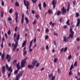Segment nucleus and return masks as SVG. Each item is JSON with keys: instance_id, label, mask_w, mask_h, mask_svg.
I'll use <instances>...</instances> for the list:
<instances>
[{"instance_id": "obj_1", "label": "nucleus", "mask_w": 80, "mask_h": 80, "mask_svg": "<svg viewBox=\"0 0 80 80\" xmlns=\"http://www.w3.org/2000/svg\"><path fill=\"white\" fill-rule=\"evenodd\" d=\"M19 39H20V34H18L17 37L16 38L17 41L15 40V44L14 43H12V46L14 47V48L12 49V51H14L15 50V49L17 48V45H18V40H19Z\"/></svg>"}, {"instance_id": "obj_2", "label": "nucleus", "mask_w": 80, "mask_h": 80, "mask_svg": "<svg viewBox=\"0 0 80 80\" xmlns=\"http://www.w3.org/2000/svg\"><path fill=\"white\" fill-rule=\"evenodd\" d=\"M69 31L71 32V34H70L69 36L68 37V40H70V38H73V34H75V32L73 31V29H72V28H71L69 29Z\"/></svg>"}, {"instance_id": "obj_3", "label": "nucleus", "mask_w": 80, "mask_h": 80, "mask_svg": "<svg viewBox=\"0 0 80 80\" xmlns=\"http://www.w3.org/2000/svg\"><path fill=\"white\" fill-rule=\"evenodd\" d=\"M23 72L22 71H21L19 74H18L16 76L15 78L16 80H19V78H20V77H22L23 75Z\"/></svg>"}, {"instance_id": "obj_4", "label": "nucleus", "mask_w": 80, "mask_h": 80, "mask_svg": "<svg viewBox=\"0 0 80 80\" xmlns=\"http://www.w3.org/2000/svg\"><path fill=\"white\" fill-rule=\"evenodd\" d=\"M24 3L25 6L26 7L27 10H28L29 8L28 6H29V3L28 2H26L25 0H24Z\"/></svg>"}, {"instance_id": "obj_5", "label": "nucleus", "mask_w": 80, "mask_h": 80, "mask_svg": "<svg viewBox=\"0 0 80 80\" xmlns=\"http://www.w3.org/2000/svg\"><path fill=\"white\" fill-rule=\"evenodd\" d=\"M61 11L62 12V14L64 15L65 13H66L67 10H66V8H65V7H63L61 9Z\"/></svg>"}, {"instance_id": "obj_6", "label": "nucleus", "mask_w": 80, "mask_h": 80, "mask_svg": "<svg viewBox=\"0 0 80 80\" xmlns=\"http://www.w3.org/2000/svg\"><path fill=\"white\" fill-rule=\"evenodd\" d=\"M6 58L8 60V62H10V60H11V56L9 55L8 54H7L6 57Z\"/></svg>"}, {"instance_id": "obj_7", "label": "nucleus", "mask_w": 80, "mask_h": 80, "mask_svg": "<svg viewBox=\"0 0 80 80\" xmlns=\"http://www.w3.org/2000/svg\"><path fill=\"white\" fill-rule=\"evenodd\" d=\"M49 77L50 80H54L55 79V77L53 76L52 73L49 75Z\"/></svg>"}, {"instance_id": "obj_8", "label": "nucleus", "mask_w": 80, "mask_h": 80, "mask_svg": "<svg viewBox=\"0 0 80 80\" xmlns=\"http://www.w3.org/2000/svg\"><path fill=\"white\" fill-rule=\"evenodd\" d=\"M15 20H16V23H17L18 22V12H15Z\"/></svg>"}, {"instance_id": "obj_9", "label": "nucleus", "mask_w": 80, "mask_h": 80, "mask_svg": "<svg viewBox=\"0 0 80 80\" xmlns=\"http://www.w3.org/2000/svg\"><path fill=\"white\" fill-rule=\"evenodd\" d=\"M5 66H2V73L3 74H4L5 73Z\"/></svg>"}, {"instance_id": "obj_10", "label": "nucleus", "mask_w": 80, "mask_h": 80, "mask_svg": "<svg viewBox=\"0 0 80 80\" xmlns=\"http://www.w3.org/2000/svg\"><path fill=\"white\" fill-rule=\"evenodd\" d=\"M80 24V19L78 18L77 20V23L76 26L77 27H79Z\"/></svg>"}, {"instance_id": "obj_11", "label": "nucleus", "mask_w": 80, "mask_h": 80, "mask_svg": "<svg viewBox=\"0 0 80 80\" xmlns=\"http://www.w3.org/2000/svg\"><path fill=\"white\" fill-rule=\"evenodd\" d=\"M63 39L64 42H68V39L65 36L63 38Z\"/></svg>"}, {"instance_id": "obj_12", "label": "nucleus", "mask_w": 80, "mask_h": 80, "mask_svg": "<svg viewBox=\"0 0 80 80\" xmlns=\"http://www.w3.org/2000/svg\"><path fill=\"white\" fill-rule=\"evenodd\" d=\"M38 62L37 61H35L34 62H32V66H33V67L34 68V67H35V65Z\"/></svg>"}, {"instance_id": "obj_13", "label": "nucleus", "mask_w": 80, "mask_h": 80, "mask_svg": "<svg viewBox=\"0 0 80 80\" xmlns=\"http://www.w3.org/2000/svg\"><path fill=\"white\" fill-rule=\"evenodd\" d=\"M28 67L29 69H32V68H34L33 66H32V65H31L30 64H29L28 66Z\"/></svg>"}, {"instance_id": "obj_14", "label": "nucleus", "mask_w": 80, "mask_h": 80, "mask_svg": "<svg viewBox=\"0 0 80 80\" xmlns=\"http://www.w3.org/2000/svg\"><path fill=\"white\" fill-rule=\"evenodd\" d=\"M26 42H27V41H24L22 43V48H23V47H24L25 45V44H26Z\"/></svg>"}, {"instance_id": "obj_15", "label": "nucleus", "mask_w": 80, "mask_h": 80, "mask_svg": "<svg viewBox=\"0 0 80 80\" xmlns=\"http://www.w3.org/2000/svg\"><path fill=\"white\" fill-rule=\"evenodd\" d=\"M57 1L55 0H52V5H56Z\"/></svg>"}, {"instance_id": "obj_16", "label": "nucleus", "mask_w": 80, "mask_h": 80, "mask_svg": "<svg viewBox=\"0 0 80 80\" xmlns=\"http://www.w3.org/2000/svg\"><path fill=\"white\" fill-rule=\"evenodd\" d=\"M5 57V54L4 53H3L1 56V59L2 60H4V58Z\"/></svg>"}, {"instance_id": "obj_17", "label": "nucleus", "mask_w": 80, "mask_h": 80, "mask_svg": "<svg viewBox=\"0 0 80 80\" xmlns=\"http://www.w3.org/2000/svg\"><path fill=\"white\" fill-rule=\"evenodd\" d=\"M25 20L26 22V24H28V22H29V20H28V18L27 17H26L25 18Z\"/></svg>"}, {"instance_id": "obj_18", "label": "nucleus", "mask_w": 80, "mask_h": 80, "mask_svg": "<svg viewBox=\"0 0 80 80\" xmlns=\"http://www.w3.org/2000/svg\"><path fill=\"white\" fill-rule=\"evenodd\" d=\"M66 24L68 26H70V19H68L66 22Z\"/></svg>"}, {"instance_id": "obj_19", "label": "nucleus", "mask_w": 80, "mask_h": 80, "mask_svg": "<svg viewBox=\"0 0 80 80\" xmlns=\"http://www.w3.org/2000/svg\"><path fill=\"white\" fill-rule=\"evenodd\" d=\"M38 7H39V9L40 10H42V4L41 3L39 4Z\"/></svg>"}, {"instance_id": "obj_20", "label": "nucleus", "mask_w": 80, "mask_h": 80, "mask_svg": "<svg viewBox=\"0 0 80 80\" xmlns=\"http://www.w3.org/2000/svg\"><path fill=\"white\" fill-rule=\"evenodd\" d=\"M70 4H68V7H67V10L68 12V11L70 10Z\"/></svg>"}, {"instance_id": "obj_21", "label": "nucleus", "mask_w": 80, "mask_h": 80, "mask_svg": "<svg viewBox=\"0 0 80 80\" xmlns=\"http://www.w3.org/2000/svg\"><path fill=\"white\" fill-rule=\"evenodd\" d=\"M61 13L62 12H61V11L59 10L58 11L57 15L58 16H59V15L61 14Z\"/></svg>"}, {"instance_id": "obj_22", "label": "nucleus", "mask_w": 80, "mask_h": 80, "mask_svg": "<svg viewBox=\"0 0 80 80\" xmlns=\"http://www.w3.org/2000/svg\"><path fill=\"white\" fill-rule=\"evenodd\" d=\"M8 69L9 72L10 71V72H12L13 71V70L12 69V67H10Z\"/></svg>"}, {"instance_id": "obj_23", "label": "nucleus", "mask_w": 80, "mask_h": 80, "mask_svg": "<svg viewBox=\"0 0 80 80\" xmlns=\"http://www.w3.org/2000/svg\"><path fill=\"white\" fill-rule=\"evenodd\" d=\"M48 12L49 14H51V13H53V11L51 10V9H49L48 11Z\"/></svg>"}, {"instance_id": "obj_24", "label": "nucleus", "mask_w": 80, "mask_h": 80, "mask_svg": "<svg viewBox=\"0 0 80 80\" xmlns=\"http://www.w3.org/2000/svg\"><path fill=\"white\" fill-rule=\"evenodd\" d=\"M21 68H23V67H25V64L24 63H22L21 62Z\"/></svg>"}, {"instance_id": "obj_25", "label": "nucleus", "mask_w": 80, "mask_h": 80, "mask_svg": "<svg viewBox=\"0 0 80 80\" xmlns=\"http://www.w3.org/2000/svg\"><path fill=\"white\" fill-rule=\"evenodd\" d=\"M26 59H27L25 58L24 59H23L22 60V61L21 63H24L25 64V63H26Z\"/></svg>"}, {"instance_id": "obj_26", "label": "nucleus", "mask_w": 80, "mask_h": 80, "mask_svg": "<svg viewBox=\"0 0 80 80\" xmlns=\"http://www.w3.org/2000/svg\"><path fill=\"white\" fill-rule=\"evenodd\" d=\"M31 48H32V46H29V51H30V52H32V51H33V49H32Z\"/></svg>"}, {"instance_id": "obj_27", "label": "nucleus", "mask_w": 80, "mask_h": 80, "mask_svg": "<svg viewBox=\"0 0 80 80\" xmlns=\"http://www.w3.org/2000/svg\"><path fill=\"white\" fill-rule=\"evenodd\" d=\"M17 60H15L13 62V64L14 65H16V64H17Z\"/></svg>"}, {"instance_id": "obj_28", "label": "nucleus", "mask_w": 80, "mask_h": 80, "mask_svg": "<svg viewBox=\"0 0 80 80\" xmlns=\"http://www.w3.org/2000/svg\"><path fill=\"white\" fill-rule=\"evenodd\" d=\"M49 24H50V25H52V27H54V26L55 25V23H52V22L51 21L50 22Z\"/></svg>"}, {"instance_id": "obj_29", "label": "nucleus", "mask_w": 80, "mask_h": 80, "mask_svg": "<svg viewBox=\"0 0 80 80\" xmlns=\"http://www.w3.org/2000/svg\"><path fill=\"white\" fill-rule=\"evenodd\" d=\"M33 40H32L31 42H30L29 43V46H32V43H33Z\"/></svg>"}, {"instance_id": "obj_30", "label": "nucleus", "mask_w": 80, "mask_h": 80, "mask_svg": "<svg viewBox=\"0 0 80 80\" xmlns=\"http://www.w3.org/2000/svg\"><path fill=\"white\" fill-rule=\"evenodd\" d=\"M18 70H15L14 72V74L15 75H17V74L18 73Z\"/></svg>"}, {"instance_id": "obj_31", "label": "nucleus", "mask_w": 80, "mask_h": 80, "mask_svg": "<svg viewBox=\"0 0 80 80\" xmlns=\"http://www.w3.org/2000/svg\"><path fill=\"white\" fill-rule=\"evenodd\" d=\"M15 5L17 7H19V3H18V2H16L15 3Z\"/></svg>"}, {"instance_id": "obj_32", "label": "nucleus", "mask_w": 80, "mask_h": 80, "mask_svg": "<svg viewBox=\"0 0 80 80\" xmlns=\"http://www.w3.org/2000/svg\"><path fill=\"white\" fill-rule=\"evenodd\" d=\"M21 22L22 25H23L24 22V19H22L21 20Z\"/></svg>"}, {"instance_id": "obj_33", "label": "nucleus", "mask_w": 80, "mask_h": 80, "mask_svg": "<svg viewBox=\"0 0 80 80\" xmlns=\"http://www.w3.org/2000/svg\"><path fill=\"white\" fill-rule=\"evenodd\" d=\"M36 18H38H38H40V16H39V15L38 14L36 15L35 16Z\"/></svg>"}, {"instance_id": "obj_34", "label": "nucleus", "mask_w": 80, "mask_h": 80, "mask_svg": "<svg viewBox=\"0 0 80 80\" xmlns=\"http://www.w3.org/2000/svg\"><path fill=\"white\" fill-rule=\"evenodd\" d=\"M43 7H44V8H45L46 7H47V5L46 4V3H45V2H43Z\"/></svg>"}, {"instance_id": "obj_35", "label": "nucleus", "mask_w": 80, "mask_h": 80, "mask_svg": "<svg viewBox=\"0 0 80 80\" xmlns=\"http://www.w3.org/2000/svg\"><path fill=\"white\" fill-rule=\"evenodd\" d=\"M72 58V55H70L69 56H68V60H71V59Z\"/></svg>"}, {"instance_id": "obj_36", "label": "nucleus", "mask_w": 80, "mask_h": 80, "mask_svg": "<svg viewBox=\"0 0 80 80\" xmlns=\"http://www.w3.org/2000/svg\"><path fill=\"white\" fill-rule=\"evenodd\" d=\"M32 2H33V3H36L37 2V0H32Z\"/></svg>"}, {"instance_id": "obj_37", "label": "nucleus", "mask_w": 80, "mask_h": 80, "mask_svg": "<svg viewBox=\"0 0 80 80\" xmlns=\"http://www.w3.org/2000/svg\"><path fill=\"white\" fill-rule=\"evenodd\" d=\"M12 11H13V9H12V8H11L9 10V12L10 13H12Z\"/></svg>"}, {"instance_id": "obj_38", "label": "nucleus", "mask_w": 80, "mask_h": 80, "mask_svg": "<svg viewBox=\"0 0 80 80\" xmlns=\"http://www.w3.org/2000/svg\"><path fill=\"white\" fill-rule=\"evenodd\" d=\"M74 67H76V66H77V62L76 61L74 64Z\"/></svg>"}, {"instance_id": "obj_39", "label": "nucleus", "mask_w": 80, "mask_h": 80, "mask_svg": "<svg viewBox=\"0 0 80 80\" xmlns=\"http://www.w3.org/2000/svg\"><path fill=\"white\" fill-rule=\"evenodd\" d=\"M37 23V20H34V22H33L32 24H33V25H34L35 24Z\"/></svg>"}, {"instance_id": "obj_40", "label": "nucleus", "mask_w": 80, "mask_h": 80, "mask_svg": "<svg viewBox=\"0 0 80 80\" xmlns=\"http://www.w3.org/2000/svg\"><path fill=\"white\" fill-rule=\"evenodd\" d=\"M73 65H72L71 66V68H70V70H72V69H73Z\"/></svg>"}, {"instance_id": "obj_41", "label": "nucleus", "mask_w": 80, "mask_h": 80, "mask_svg": "<svg viewBox=\"0 0 80 80\" xmlns=\"http://www.w3.org/2000/svg\"><path fill=\"white\" fill-rule=\"evenodd\" d=\"M18 27L16 26L14 29L15 32H17L18 30Z\"/></svg>"}, {"instance_id": "obj_42", "label": "nucleus", "mask_w": 80, "mask_h": 80, "mask_svg": "<svg viewBox=\"0 0 80 80\" xmlns=\"http://www.w3.org/2000/svg\"><path fill=\"white\" fill-rule=\"evenodd\" d=\"M58 73L60 74L61 73V70H60V69H58Z\"/></svg>"}, {"instance_id": "obj_43", "label": "nucleus", "mask_w": 80, "mask_h": 80, "mask_svg": "<svg viewBox=\"0 0 80 80\" xmlns=\"http://www.w3.org/2000/svg\"><path fill=\"white\" fill-rule=\"evenodd\" d=\"M58 60V59H57V58H56L54 59V63H56V62H57Z\"/></svg>"}, {"instance_id": "obj_44", "label": "nucleus", "mask_w": 80, "mask_h": 80, "mask_svg": "<svg viewBox=\"0 0 80 80\" xmlns=\"http://www.w3.org/2000/svg\"><path fill=\"white\" fill-rule=\"evenodd\" d=\"M23 55H26L27 54V51H23Z\"/></svg>"}, {"instance_id": "obj_45", "label": "nucleus", "mask_w": 80, "mask_h": 80, "mask_svg": "<svg viewBox=\"0 0 80 80\" xmlns=\"http://www.w3.org/2000/svg\"><path fill=\"white\" fill-rule=\"evenodd\" d=\"M39 65H40V63H38L36 64V65H35V67H38Z\"/></svg>"}, {"instance_id": "obj_46", "label": "nucleus", "mask_w": 80, "mask_h": 80, "mask_svg": "<svg viewBox=\"0 0 80 80\" xmlns=\"http://www.w3.org/2000/svg\"><path fill=\"white\" fill-rule=\"evenodd\" d=\"M69 76H70L72 75V71L71 70L69 72Z\"/></svg>"}, {"instance_id": "obj_47", "label": "nucleus", "mask_w": 80, "mask_h": 80, "mask_svg": "<svg viewBox=\"0 0 80 80\" xmlns=\"http://www.w3.org/2000/svg\"><path fill=\"white\" fill-rule=\"evenodd\" d=\"M17 70H18V71L20 70V68H21V67H20V66H19L18 67H17Z\"/></svg>"}, {"instance_id": "obj_48", "label": "nucleus", "mask_w": 80, "mask_h": 80, "mask_svg": "<svg viewBox=\"0 0 80 80\" xmlns=\"http://www.w3.org/2000/svg\"><path fill=\"white\" fill-rule=\"evenodd\" d=\"M48 37H49L48 35H46L45 37V39L46 40H47V39L48 38Z\"/></svg>"}, {"instance_id": "obj_49", "label": "nucleus", "mask_w": 80, "mask_h": 80, "mask_svg": "<svg viewBox=\"0 0 80 80\" xmlns=\"http://www.w3.org/2000/svg\"><path fill=\"white\" fill-rule=\"evenodd\" d=\"M1 4L2 6H4L5 3H4V2L3 1H2Z\"/></svg>"}, {"instance_id": "obj_50", "label": "nucleus", "mask_w": 80, "mask_h": 80, "mask_svg": "<svg viewBox=\"0 0 80 80\" xmlns=\"http://www.w3.org/2000/svg\"><path fill=\"white\" fill-rule=\"evenodd\" d=\"M72 3L74 5H75V3H76V1L75 0L73 1L72 2Z\"/></svg>"}, {"instance_id": "obj_51", "label": "nucleus", "mask_w": 80, "mask_h": 80, "mask_svg": "<svg viewBox=\"0 0 80 80\" xmlns=\"http://www.w3.org/2000/svg\"><path fill=\"white\" fill-rule=\"evenodd\" d=\"M1 16L2 17H3V12H1Z\"/></svg>"}, {"instance_id": "obj_52", "label": "nucleus", "mask_w": 80, "mask_h": 80, "mask_svg": "<svg viewBox=\"0 0 80 80\" xmlns=\"http://www.w3.org/2000/svg\"><path fill=\"white\" fill-rule=\"evenodd\" d=\"M1 47V48H3V42H2Z\"/></svg>"}, {"instance_id": "obj_53", "label": "nucleus", "mask_w": 80, "mask_h": 80, "mask_svg": "<svg viewBox=\"0 0 80 80\" xmlns=\"http://www.w3.org/2000/svg\"><path fill=\"white\" fill-rule=\"evenodd\" d=\"M76 15L77 17H79V14L78 13V12H77L76 13Z\"/></svg>"}, {"instance_id": "obj_54", "label": "nucleus", "mask_w": 80, "mask_h": 80, "mask_svg": "<svg viewBox=\"0 0 80 80\" xmlns=\"http://www.w3.org/2000/svg\"><path fill=\"white\" fill-rule=\"evenodd\" d=\"M8 33L9 35H10V33H11L10 29H9V30L8 32Z\"/></svg>"}, {"instance_id": "obj_55", "label": "nucleus", "mask_w": 80, "mask_h": 80, "mask_svg": "<svg viewBox=\"0 0 80 80\" xmlns=\"http://www.w3.org/2000/svg\"><path fill=\"white\" fill-rule=\"evenodd\" d=\"M5 37L6 39H7V38H8V36H7V33H5Z\"/></svg>"}, {"instance_id": "obj_56", "label": "nucleus", "mask_w": 80, "mask_h": 80, "mask_svg": "<svg viewBox=\"0 0 80 80\" xmlns=\"http://www.w3.org/2000/svg\"><path fill=\"white\" fill-rule=\"evenodd\" d=\"M68 48H67V47H66V48H65L64 52H66L67 50V49Z\"/></svg>"}, {"instance_id": "obj_57", "label": "nucleus", "mask_w": 80, "mask_h": 80, "mask_svg": "<svg viewBox=\"0 0 80 80\" xmlns=\"http://www.w3.org/2000/svg\"><path fill=\"white\" fill-rule=\"evenodd\" d=\"M4 41H5V38L3 37L2 40V43H3Z\"/></svg>"}, {"instance_id": "obj_58", "label": "nucleus", "mask_w": 80, "mask_h": 80, "mask_svg": "<svg viewBox=\"0 0 80 80\" xmlns=\"http://www.w3.org/2000/svg\"><path fill=\"white\" fill-rule=\"evenodd\" d=\"M63 27L64 28H65V29H66L67 28V25H64L63 26Z\"/></svg>"}, {"instance_id": "obj_59", "label": "nucleus", "mask_w": 80, "mask_h": 80, "mask_svg": "<svg viewBox=\"0 0 80 80\" xmlns=\"http://www.w3.org/2000/svg\"><path fill=\"white\" fill-rule=\"evenodd\" d=\"M11 76V72H10L8 75V77H10Z\"/></svg>"}, {"instance_id": "obj_60", "label": "nucleus", "mask_w": 80, "mask_h": 80, "mask_svg": "<svg viewBox=\"0 0 80 80\" xmlns=\"http://www.w3.org/2000/svg\"><path fill=\"white\" fill-rule=\"evenodd\" d=\"M46 48L47 50H48V45H47L46 47Z\"/></svg>"}, {"instance_id": "obj_61", "label": "nucleus", "mask_w": 80, "mask_h": 80, "mask_svg": "<svg viewBox=\"0 0 80 80\" xmlns=\"http://www.w3.org/2000/svg\"><path fill=\"white\" fill-rule=\"evenodd\" d=\"M17 37V33H15L13 35V37Z\"/></svg>"}, {"instance_id": "obj_62", "label": "nucleus", "mask_w": 80, "mask_h": 80, "mask_svg": "<svg viewBox=\"0 0 80 80\" xmlns=\"http://www.w3.org/2000/svg\"><path fill=\"white\" fill-rule=\"evenodd\" d=\"M6 68H7V69H8V68H9V67H8V65L7 64H6Z\"/></svg>"}, {"instance_id": "obj_63", "label": "nucleus", "mask_w": 80, "mask_h": 80, "mask_svg": "<svg viewBox=\"0 0 80 80\" xmlns=\"http://www.w3.org/2000/svg\"><path fill=\"white\" fill-rule=\"evenodd\" d=\"M54 35L55 36H58V33H54Z\"/></svg>"}, {"instance_id": "obj_64", "label": "nucleus", "mask_w": 80, "mask_h": 80, "mask_svg": "<svg viewBox=\"0 0 80 80\" xmlns=\"http://www.w3.org/2000/svg\"><path fill=\"white\" fill-rule=\"evenodd\" d=\"M8 20L9 21H11L12 20V18L10 17L8 18Z\"/></svg>"}]
</instances>
